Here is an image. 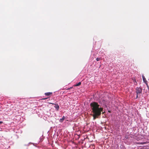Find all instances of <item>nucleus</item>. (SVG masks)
Masks as SVG:
<instances>
[{
    "label": "nucleus",
    "mask_w": 149,
    "mask_h": 149,
    "mask_svg": "<svg viewBox=\"0 0 149 149\" xmlns=\"http://www.w3.org/2000/svg\"><path fill=\"white\" fill-rule=\"evenodd\" d=\"M52 93V92H47L45 93V94L46 96H49L50 95H51Z\"/></svg>",
    "instance_id": "20e7f679"
},
{
    "label": "nucleus",
    "mask_w": 149,
    "mask_h": 149,
    "mask_svg": "<svg viewBox=\"0 0 149 149\" xmlns=\"http://www.w3.org/2000/svg\"><path fill=\"white\" fill-rule=\"evenodd\" d=\"M136 98L140 97V94L142 93V89L140 87H136Z\"/></svg>",
    "instance_id": "f03ea898"
},
{
    "label": "nucleus",
    "mask_w": 149,
    "mask_h": 149,
    "mask_svg": "<svg viewBox=\"0 0 149 149\" xmlns=\"http://www.w3.org/2000/svg\"><path fill=\"white\" fill-rule=\"evenodd\" d=\"M2 123H3V122L2 121H0V124H1Z\"/></svg>",
    "instance_id": "9b49d317"
},
{
    "label": "nucleus",
    "mask_w": 149,
    "mask_h": 149,
    "mask_svg": "<svg viewBox=\"0 0 149 149\" xmlns=\"http://www.w3.org/2000/svg\"><path fill=\"white\" fill-rule=\"evenodd\" d=\"M146 142H144L141 143V144H146Z\"/></svg>",
    "instance_id": "9d476101"
},
{
    "label": "nucleus",
    "mask_w": 149,
    "mask_h": 149,
    "mask_svg": "<svg viewBox=\"0 0 149 149\" xmlns=\"http://www.w3.org/2000/svg\"><path fill=\"white\" fill-rule=\"evenodd\" d=\"M55 105L54 107L56 109L57 111L58 110L59 108V106L57 104Z\"/></svg>",
    "instance_id": "39448f33"
},
{
    "label": "nucleus",
    "mask_w": 149,
    "mask_h": 149,
    "mask_svg": "<svg viewBox=\"0 0 149 149\" xmlns=\"http://www.w3.org/2000/svg\"><path fill=\"white\" fill-rule=\"evenodd\" d=\"M65 119V117L64 116H63L62 118H61L60 120V122H62L63 120Z\"/></svg>",
    "instance_id": "423d86ee"
},
{
    "label": "nucleus",
    "mask_w": 149,
    "mask_h": 149,
    "mask_svg": "<svg viewBox=\"0 0 149 149\" xmlns=\"http://www.w3.org/2000/svg\"><path fill=\"white\" fill-rule=\"evenodd\" d=\"M134 82H136V81L135 80H134Z\"/></svg>",
    "instance_id": "4468645a"
},
{
    "label": "nucleus",
    "mask_w": 149,
    "mask_h": 149,
    "mask_svg": "<svg viewBox=\"0 0 149 149\" xmlns=\"http://www.w3.org/2000/svg\"><path fill=\"white\" fill-rule=\"evenodd\" d=\"M142 78L143 80L144 81V82L145 83V84L148 87V85L147 83V81H146V78H145V77L143 76V75L142 76Z\"/></svg>",
    "instance_id": "7ed1b4c3"
},
{
    "label": "nucleus",
    "mask_w": 149,
    "mask_h": 149,
    "mask_svg": "<svg viewBox=\"0 0 149 149\" xmlns=\"http://www.w3.org/2000/svg\"><path fill=\"white\" fill-rule=\"evenodd\" d=\"M50 104H54L52 103H49Z\"/></svg>",
    "instance_id": "ddd939ff"
},
{
    "label": "nucleus",
    "mask_w": 149,
    "mask_h": 149,
    "mask_svg": "<svg viewBox=\"0 0 149 149\" xmlns=\"http://www.w3.org/2000/svg\"><path fill=\"white\" fill-rule=\"evenodd\" d=\"M81 84V82H79L78 84H76V85H75L74 86H80Z\"/></svg>",
    "instance_id": "0eeeda50"
},
{
    "label": "nucleus",
    "mask_w": 149,
    "mask_h": 149,
    "mask_svg": "<svg viewBox=\"0 0 149 149\" xmlns=\"http://www.w3.org/2000/svg\"><path fill=\"white\" fill-rule=\"evenodd\" d=\"M72 88H73V87H70V88H67L66 89V90H70V89H71Z\"/></svg>",
    "instance_id": "1a4fd4ad"
},
{
    "label": "nucleus",
    "mask_w": 149,
    "mask_h": 149,
    "mask_svg": "<svg viewBox=\"0 0 149 149\" xmlns=\"http://www.w3.org/2000/svg\"><path fill=\"white\" fill-rule=\"evenodd\" d=\"M101 59V58H96V61H100Z\"/></svg>",
    "instance_id": "6e6552de"
},
{
    "label": "nucleus",
    "mask_w": 149,
    "mask_h": 149,
    "mask_svg": "<svg viewBox=\"0 0 149 149\" xmlns=\"http://www.w3.org/2000/svg\"><path fill=\"white\" fill-rule=\"evenodd\" d=\"M47 98H43L42 99V100H45V99H47Z\"/></svg>",
    "instance_id": "f8f14e48"
},
{
    "label": "nucleus",
    "mask_w": 149,
    "mask_h": 149,
    "mask_svg": "<svg viewBox=\"0 0 149 149\" xmlns=\"http://www.w3.org/2000/svg\"><path fill=\"white\" fill-rule=\"evenodd\" d=\"M91 109L92 110V116L93 120H95L100 116L101 112L103 110L102 108L100 107V105L96 102H93L90 104Z\"/></svg>",
    "instance_id": "f257e3e1"
}]
</instances>
